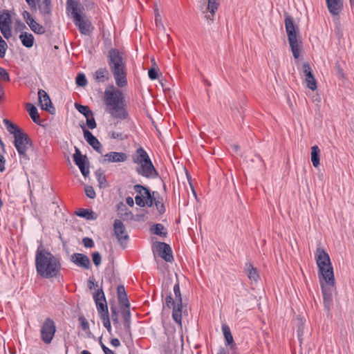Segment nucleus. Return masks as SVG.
<instances>
[{"mask_svg": "<svg viewBox=\"0 0 354 354\" xmlns=\"http://www.w3.org/2000/svg\"><path fill=\"white\" fill-rule=\"evenodd\" d=\"M26 109L32 121L37 124H40V118L37 109L31 103H27L26 104Z\"/></svg>", "mask_w": 354, "mask_h": 354, "instance_id": "a878e982", "label": "nucleus"}, {"mask_svg": "<svg viewBox=\"0 0 354 354\" xmlns=\"http://www.w3.org/2000/svg\"><path fill=\"white\" fill-rule=\"evenodd\" d=\"M245 270L247 273L248 278L250 280L257 281L259 275L256 268L253 266L251 263H246L245 266Z\"/></svg>", "mask_w": 354, "mask_h": 354, "instance_id": "bb28decb", "label": "nucleus"}, {"mask_svg": "<svg viewBox=\"0 0 354 354\" xmlns=\"http://www.w3.org/2000/svg\"><path fill=\"white\" fill-rule=\"evenodd\" d=\"M165 305L167 308L173 309L172 311V317L174 320L178 324H181L182 320V314L183 311L184 306L183 307H179V303H176V300L171 301L165 302ZM186 305L185 308H186Z\"/></svg>", "mask_w": 354, "mask_h": 354, "instance_id": "dca6fc26", "label": "nucleus"}, {"mask_svg": "<svg viewBox=\"0 0 354 354\" xmlns=\"http://www.w3.org/2000/svg\"><path fill=\"white\" fill-rule=\"evenodd\" d=\"M151 230L154 234L160 236L165 237L167 234V230H165L164 225L161 223L153 225V227H151Z\"/></svg>", "mask_w": 354, "mask_h": 354, "instance_id": "58836bf2", "label": "nucleus"}, {"mask_svg": "<svg viewBox=\"0 0 354 354\" xmlns=\"http://www.w3.org/2000/svg\"><path fill=\"white\" fill-rule=\"evenodd\" d=\"M71 261L76 266L88 270L91 268V264L89 258L82 253H74L71 257Z\"/></svg>", "mask_w": 354, "mask_h": 354, "instance_id": "4468645a", "label": "nucleus"}, {"mask_svg": "<svg viewBox=\"0 0 354 354\" xmlns=\"http://www.w3.org/2000/svg\"><path fill=\"white\" fill-rule=\"evenodd\" d=\"M110 137L113 139H118L120 140H124L128 138V136L127 134H124L123 133H118L115 131H112L110 133Z\"/></svg>", "mask_w": 354, "mask_h": 354, "instance_id": "de8ad7c7", "label": "nucleus"}, {"mask_svg": "<svg viewBox=\"0 0 354 354\" xmlns=\"http://www.w3.org/2000/svg\"><path fill=\"white\" fill-rule=\"evenodd\" d=\"M123 59L120 52L115 48H112L108 53V64H111L114 63H122Z\"/></svg>", "mask_w": 354, "mask_h": 354, "instance_id": "5701e85b", "label": "nucleus"}, {"mask_svg": "<svg viewBox=\"0 0 354 354\" xmlns=\"http://www.w3.org/2000/svg\"><path fill=\"white\" fill-rule=\"evenodd\" d=\"M77 167L80 169L82 174L84 177H86L88 176V174H89V164H83L81 165H80Z\"/></svg>", "mask_w": 354, "mask_h": 354, "instance_id": "5fc2aeb1", "label": "nucleus"}, {"mask_svg": "<svg viewBox=\"0 0 354 354\" xmlns=\"http://www.w3.org/2000/svg\"><path fill=\"white\" fill-rule=\"evenodd\" d=\"M315 257L319 274L328 286H333L335 283V277L328 254L323 248H317Z\"/></svg>", "mask_w": 354, "mask_h": 354, "instance_id": "20e7f679", "label": "nucleus"}, {"mask_svg": "<svg viewBox=\"0 0 354 354\" xmlns=\"http://www.w3.org/2000/svg\"><path fill=\"white\" fill-rule=\"evenodd\" d=\"M8 48L6 42L3 39L0 41V57L3 58L5 57L6 51Z\"/></svg>", "mask_w": 354, "mask_h": 354, "instance_id": "052dcab7", "label": "nucleus"}, {"mask_svg": "<svg viewBox=\"0 0 354 354\" xmlns=\"http://www.w3.org/2000/svg\"><path fill=\"white\" fill-rule=\"evenodd\" d=\"M56 332L55 322L50 317L46 318L40 330L41 339L46 344H50Z\"/></svg>", "mask_w": 354, "mask_h": 354, "instance_id": "1a4fd4ad", "label": "nucleus"}, {"mask_svg": "<svg viewBox=\"0 0 354 354\" xmlns=\"http://www.w3.org/2000/svg\"><path fill=\"white\" fill-rule=\"evenodd\" d=\"M222 331L223 333L226 346H228V345H230V344L234 343L233 336L230 331V328L227 324L222 325Z\"/></svg>", "mask_w": 354, "mask_h": 354, "instance_id": "72a5a7b5", "label": "nucleus"}, {"mask_svg": "<svg viewBox=\"0 0 354 354\" xmlns=\"http://www.w3.org/2000/svg\"><path fill=\"white\" fill-rule=\"evenodd\" d=\"M92 260L95 266H98L101 263L102 257L100 252H94L92 253Z\"/></svg>", "mask_w": 354, "mask_h": 354, "instance_id": "8fccbe9b", "label": "nucleus"}, {"mask_svg": "<svg viewBox=\"0 0 354 354\" xmlns=\"http://www.w3.org/2000/svg\"><path fill=\"white\" fill-rule=\"evenodd\" d=\"M39 103L42 109L48 111L50 114H54L55 109L53 106L52 102L48 94L43 89L38 91Z\"/></svg>", "mask_w": 354, "mask_h": 354, "instance_id": "f8f14e48", "label": "nucleus"}, {"mask_svg": "<svg viewBox=\"0 0 354 354\" xmlns=\"http://www.w3.org/2000/svg\"><path fill=\"white\" fill-rule=\"evenodd\" d=\"M219 0H208L207 10L209 11L212 17H213L218 9Z\"/></svg>", "mask_w": 354, "mask_h": 354, "instance_id": "79ce46f5", "label": "nucleus"}, {"mask_svg": "<svg viewBox=\"0 0 354 354\" xmlns=\"http://www.w3.org/2000/svg\"><path fill=\"white\" fill-rule=\"evenodd\" d=\"M122 315L123 318V325L127 331L130 333L131 329V312L129 308H125L122 310Z\"/></svg>", "mask_w": 354, "mask_h": 354, "instance_id": "473e14b6", "label": "nucleus"}, {"mask_svg": "<svg viewBox=\"0 0 354 354\" xmlns=\"http://www.w3.org/2000/svg\"><path fill=\"white\" fill-rule=\"evenodd\" d=\"M329 12L334 15H338L343 8V0H326Z\"/></svg>", "mask_w": 354, "mask_h": 354, "instance_id": "6ab92c4d", "label": "nucleus"}, {"mask_svg": "<svg viewBox=\"0 0 354 354\" xmlns=\"http://www.w3.org/2000/svg\"><path fill=\"white\" fill-rule=\"evenodd\" d=\"M156 195H158V193L157 192H153L152 196L145 199L146 205H147L149 207L153 206V205L155 203V200H156V198L155 197Z\"/></svg>", "mask_w": 354, "mask_h": 354, "instance_id": "3c124183", "label": "nucleus"}, {"mask_svg": "<svg viewBox=\"0 0 354 354\" xmlns=\"http://www.w3.org/2000/svg\"><path fill=\"white\" fill-rule=\"evenodd\" d=\"M334 286L335 285L333 286H329L328 287H326L323 283H322L324 306L328 311L330 310L333 306V290Z\"/></svg>", "mask_w": 354, "mask_h": 354, "instance_id": "f3484780", "label": "nucleus"}, {"mask_svg": "<svg viewBox=\"0 0 354 354\" xmlns=\"http://www.w3.org/2000/svg\"><path fill=\"white\" fill-rule=\"evenodd\" d=\"M103 322L104 326L107 329L109 333H111V326L109 319V315H106L104 317H100Z\"/></svg>", "mask_w": 354, "mask_h": 354, "instance_id": "603ef678", "label": "nucleus"}, {"mask_svg": "<svg viewBox=\"0 0 354 354\" xmlns=\"http://www.w3.org/2000/svg\"><path fill=\"white\" fill-rule=\"evenodd\" d=\"M11 16L8 10H3L0 14V28L11 27Z\"/></svg>", "mask_w": 354, "mask_h": 354, "instance_id": "c85d7f7f", "label": "nucleus"}, {"mask_svg": "<svg viewBox=\"0 0 354 354\" xmlns=\"http://www.w3.org/2000/svg\"><path fill=\"white\" fill-rule=\"evenodd\" d=\"M148 75L151 80H156L158 76V69L154 67L151 68L148 71Z\"/></svg>", "mask_w": 354, "mask_h": 354, "instance_id": "bf43d9fd", "label": "nucleus"}, {"mask_svg": "<svg viewBox=\"0 0 354 354\" xmlns=\"http://www.w3.org/2000/svg\"><path fill=\"white\" fill-rule=\"evenodd\" d=\"M75 214L77 216L87 220H95L97 218V214L89 209H79Z\"/></svg>", "mask_w": 354, "mask_h": 354, "instance_id": "cd10ccee", "label": "nucleus"}, {"mask_svg": "<svg viewBox=\"0 0 354 354\" xmlns=\"http://www.w3.org/2000/svg\"><path fill=\"white\" fill-rule=\"evenodd\" d=\"M304 333V324L301 320L298 322L297 334L299 339L301 341V337Z\"/></svg>", "mask_w": 354, "mask_h": 354, "instance_id": "680f3d73", "label": "nucleus"}, {"mask_svg": "<svg viewBox=\"0 0 354 354\" xmlns=\"http://www.w3.org/2000/svg\"><path fill=\"white\" fill-rule=\"evenodd\" d=\"M311 161L313 163V165L315 167H317L320 162V149L318 147V146L315 145L311 147Z\"/></svg>", "mask_w": 354, "mask_h": 354, "instance_id": "7c9ffc66", "label": "nucleus"}, {"mask_svg": "<svg viewBox=\"0 0 354 354\" xmlns=\"http://www.w3.org/2000/svg\"><path fill=\"white\" fill-rule=\"evenodd\" d=\"M103 162H123L127 160L128 156L124 152L111 151L106 153Z\"/></svg>", "mask_w": 354, "mask_h": 354, "instance_id": "a211bd4d", "label": "nucleus"}, {"mask_svg": "<svg viewBox=\"0 0 354 354\" xmlns=\"http://www.w3.org/2000/svg\"><path fill=\"white\" fill-rule=\"evenodd\" d=\"M285 27L288 42L295 59L299 57V46L297 41V35L299 32V27L295 24L293 18L288 13H284Z\"/></svg>", "mask_w": 354, "mask_h": 354, "instance_id": "39448f33", "label": "nucleus"}, {"mask_svg": "<svg viewBox=\"0 0 354 354\" xmlns=\"http://www.w3.org/2000/svg\"><path fill=\"white\" fill-rule=\"evenodd\" d=\"M132 161L133 163L140 165V167L136 169L139 175L147 178L158 177V171L153 166L148 153L142 147L136 149L132 156Z\"/></svg>", "mask_w": 354, "mask_h": 354, "instance_id": "f03ea898", "label": "nucleus"}, {"mask_svg": "<svg viewBox=\"0 0 354 354\" xmlns=\"http://www.w3.org/2000/svg\"><path fill=\"white\" fill-rule=\"evenodd\" d=\"M86 125L90 129H94L96 128L97 124L93 117V114L86 118Z\"/></svg>", "mask_w": 354, "mask_h": 354, "instance_id": "864d4df0", "label": "nucleus"}, {"mask_svg": "<svg viewBox=\"0 0 354 354\" xmlns=\"http://www.w3.org/2000/svg\"><path fill=\"white\" fill-rule=\"evenodd\" d=\"M84 137L86 141L90 145L94 150H95L97 153H102V145L100 141L97 139L95 136H94L91 132H90L88 129L85 128L84 126H82Z\"/></svg>", "mask_w": 354, "mask_h": 354, "instance_id": "ddd939ff", "label": "nucleus"}, {"mask_svg": "<svg viewBox=\"0 0 354 354\" xmlns=\"http://www.w3.org/2000/svg\"><path fill=\"white\" fill-rule=\"evenodd\" d=\"M73 161L77 166L83 164H89L86 155H82L80 150L77 147H75Z\"/></svg>", "mask_w": 354, "mask_h": 354, "instance_id": "393cba45", "label": "nucleus"}, {"mask_svg": "<svg viewBox=\"0 0 354 354\" xmlns=\"http://www.w3.org/2000/svg\"><path fill=\"white\" fill-rule=\"evenodd\" d=\"M35 267L37 274L46 279L57 277L61 275L60 258L44 249L41 244L36 252Z\"/></svg>", "mask_w": 354, "mask_h": 354, "instance_id": "f257e3e1", "label": "nucleus"}, {"mask_svg": "<svg viewBox=\"0 0 354 354\" xmlns=\"http://www.w3.org/2000/svg\"><path fill=\"white\" fill-rule=\"evenodd\" d=\"M75 82L76 84L79 86H85L87 84V79L86 75L82 73L77 74L75 78Z\"/></svg>", "mask_w": 354, "mask_h": 354, "instance_id": "c03bdc74", "label": "nucleus"}, {"mask_svg": "<svg viewBox=\"0 0 354 354\" xmlns=\"http://www.w3.org/2000/svg\"><path fill=\"white\" fill-rule=\"evenodd\" d=\"M78 320L83 330L86 331L89 329V324L84 316H80Z\"/></svg>", "mask_w": 354, "mask_h": 354, "instance_id": "09e8293b", "label": "nucleus"}, {"mask_svg": "<svg viewBox=\"0 0 354 354\" xmlns=\"http://www.w3.org/2000/svg\"><path fill=\"white\" fill-rule=\"evenodd\" d=\"M93 299L95 302L102 301L106 300L105 295L102 288L97 289L93 294Z\"/></svg>", "mask_w": 354, "mask_h": 354, "instance_id": "37998d69", "label": "nucleus"}, {"mask_svg": "<svg viewBox=\"0 0 354 354\" xmlns=\"http://www.w3.org/2000/svg\"><path fill=\"white\" fill-rule=\"evenodd\" d=\"M154 246L159 256L165 261L171 263L174 261L172 250L169 244L165 242L156 241Z\"/></svg>", "mask_w": 354, "mask_h": 354, "instance_id": "9b49d317", "label": "nucleus"}, {"mask_svg": "<svg viewBox=\"0 0 354 354\" xmlns=\"http://www.w3.org/2000/svg\"><path fill=\"white\" fill-rule=\"evenodd\" d=\"M66 10L71 11L74 24L78 27L81 34L89 35L93 32V27L91 21L84 19L81 15L84 8L77 0H67Z\"/></svg>", "mask_w": 354, "mask_h": 354, "instance_id": "7ed1b4c3", "label": "nucleus"}, {"mask_svg": "<svg viewBox=\"0 0 354 354\" xmlns=\"http://www.w3.org/2000/svg\"><path fill=\"white\" fill-rule=\"evenodd\" d=\"M95 176L98 182L100 188H106L108 187L109 183L106 180L104 173L101 168L96 170Z\"/></svg>", "mask_w": 354, "mask_h": 354, "instance_id": "2f4dec72", "label": "nucleus"}, {"mask_svg": "<svg viewBox=\"0 0 354 354\" xmlns=\"http://www.w3.org/2000/svg\"><path fill=\"white\" fill-rule=\"evenodd\" d=\"M26 1L32 12L37 11V3H36L35 0H26Z\"/></svg>", "mask_w": 354, "mask_h": 354, "instance_id": "774afa93", "label": "nucleus"}, {"mask_svg": "<svg viewBox=\"0 0 354 354\" xmlns=\"http://www.w3.org/2000/svg\"><path fill=\"white\" fill-rule=\"evenodd\" d=\"M117 295L120 304L123 305L127 308H129L130 303L129 301L127 294L123 285H119L117 287Z\"/></svg>", "mask_w": 354, "mask_h": 354, "instance_id": "aec40b11", "label": "nucleus"}, {"mask_svg": "<svg viewBox=\"0 0 354 354\" xmlns=\"http://www.w3.org/2000/svg\"><path fill=\"white\" fill-rule=\"evenodd\" d=\"M154 205L160 214H162L165 212V207L162 203V198H160L158 197V199L155 200Z\"/></svg>", "mask_w": 354, "mask_h": 354, "instance_id": "a18cd8bd", "label": "nucleus"}, {"mask_svg": "<svg viewBox=\"0 0 354 354\" xmlns=\"http://www.w3.org/2000/svg\"><path fill=\"white\" fill-rule=\"evenodd\" d=\"M111 317L114 324L118 323V313L115 306H111Z\"/></svg>", "mask_w": 354, "mask_h": 354, "instance_id": "4d7b16f0", "label": "nucleus"}, {"mask_svg": "<svg viewBox=\"0 0 354 354\" xmlns=\"http://www.w3.org/2000/svg\"><path fill=\"white\" fill-rule=\"evenodd\" d=\"M118 215L122 219L133 218V214L129 211L123 202H120L117 205Z\"/></svg>", "mask_w": 354, "mask_h": 354, "instance_id": "4be33fe9", "label": "nucleus"}, {"mask_svg": "<svg viewBox=\"0 0 354 354\" xmlns=\"http://www.w3.org/2000/svg\"><path fill=\"white\" fill-rule=\"evenodd\" d=\"M135 201H136V203L141 207H144L146 205L145 199L143 198V197L142 196H139V195L136 196Z\"/></svg>", "mask_w": 354, "mask_h": 354, "instance_id": "338daca9", "label": "nucleus"}, {"mask_svg": "<svg viewBox=\"0 0 354 354\" xmlns=\"http://www.w3.org/2000/svg\"><path fill=\"white\" fill-rule=\"evenodd\" d=\"M75 107L80 113L84 115V116L86 118H87L89 116H91L93 114V111L90 109V108L88 106H84L78 103H75Z\"/></svg>", "mask_w": 354, "mask_h": 354, "instance_id": "4c0bfd02", "label": "nucleus"}, {"mask_svg": "<svg viewBox=\"0 0 354 354\" xmlns=\"http://www.w3.org/2000/svg\"><path fill=\"white\" fill-rule=\"evenodd\" d=\"M96 304V308L99 314L100 317H104L106 315H109L108 306L106 303V300L102 301H97L95 302Z\"/></svg>", "mask_w": 354, "mask_h": 354, "instance_id": "f704fd0d", "label": "nucleus"}, {"mask_svg": "<svg viewBox=\"0 0 354 354\" xmlns=\"http://www.w3.org/2000/svg\"><path fill=\"white\" fill-rule=\"evenodd\" d=\"M307 87L312 91H315L317 88V82L313 75V73H309L308 76L305 78Z\"/></svg>", "mask_w": 354, "mask_h": 354, "instance_id": "ea45409f", "label": "nucleus"}, {"mask_svg": "<svg viewBox=\"0 0 354 354\" xmlns=\"http://www.w3.org/2000/svg\"><path fill=\"white\" fill-rule=\"evenodd\" d=\"M3 122L5 126L6 127L8 131L10 134L14 135V138L15 137V135H17L23 131L18 126H17L8 119H3Z\"/></svg>", "mask_w": 354, "mask_h": 354, "instance_id": "c756f323", "label": "nucleus"}, {"mask_svg": "<svg viewBox=\"0 0 354 354\" xmlns=\"http://www.w3.org/2000/svg\"><path fill=\"white\" fill-rule=\"evenodd\" d=\"M133 189L137 193L140 194L144 199L152 196L150 189L143 185L138 184L135 185Z\"/></svg>", "mask_w": 354, "mask_h": 354, "instance_id": "c9c22d12", "label": "nucleus"}, {"mask_svg": "<svg viewBox=\"0 0 354 354\" xmlns=\"http://www.w3.org/2000/svg\"><path fill=\"white\" fill-rule=\"evenodd\" d=\"M174 292L175 295V300L176 303H179V307H183V300H182V296L181 292L180 290V286L179 282L177 281V282L174 286Z\"/></svg>", "mask_w": 354, "mask_h": 354, "instance_id": "a19ab883", "label": "nucleus"}, {"mask_svg": "<svg viewBox=\"0 0 354 354\" xmlns=\"http://www.w3.org/2000/svg\"><path fill=\"white\" fill-rule=\"evenodd\" d=\"M26 28H27V27H26V26L25 25L24 23L21 21L20 20L16 21V22H15V30H16V31L21 32H22L23 30L26 29Z\"/></svg>", "mask_w": 354, "mask_h": 354, "instance_id": "e2e57ef3", "label": "nucleus"}, {"mask_svg": "<svg viewBox=\"0 0 354 354\" xmlns=\"http://www.w3.org/2000/svg\"><path fill=\"white\" fill-rule=\"evenodd\" d=\"M14 145L19 156L25 160H28L26 151L29 147H32V142L24 131L15 135Z\"/></svg>", "mask_w": 354, "mask_h": 354, "instance_id": "0eeeda50", "label": "nucleus"}, {"mask_svg": "<svg viewBox=\"0 0 354 354\" xmlns=\"http://www.w3.org/2000/svg\"><path fill=\"white\" fill-rule=\"evenodd\" d=\"M1 32L6 39H8L11 37V27L0 28Z\"/></svg>", "mask_w": 354, "mask_h": 354, "instance_id": "69168bd1", "label": "nucleus"}, {"mask_svg": "<svg viewBox=\"0 0 354 354\" xmlns=\"http://www.w3.org/2000/svg\"><path fill=\"white\" fill-rule=\"evenodd\" d=\"M19 38L21 40V44L24 46L28 48L32 47L35 39L31 33H28L27 32H22L19 35Z\"/></svg>", "mask_w": 354, "mask_h": 354, "instance_id": "b1692460", "label": "nucleus"}, {"mask_svg": "<svg viewBox=\"0 0 354 354\" xmlns=\"http://www.w3.org/2000/svg\"><path fill=\"white\" fill-rule=\"evenodd\" d=\"M0 79L5 82H9L10 81V75L7 71L0 67Z\"/></svg>", "mask_w": 354, "mask_h": 354, "instance_id": "13d9d810", "label": "nucleus"}, {"mask_svg": "<svg viewBox=\"0 0 354 354\" xmlns=\"http://www.w3.org/2000/svg\"><path fill=\"white\" fill-rule=\"evenodd\" d=\"M82 242L85 248H91L94 246V242L91 238L85 237L83 239Z\"/></svg>", "mask_w": 354, "mask_h": 354, "instance_id": "0e129e2a", "label": "nucleus"}, {"mask_svg": "<svg viewBox=\"0 0 354 354\" xmlns=\"http://www.w3.org/2000/svg\"><path fill=\"white\" fill-rule=\"evenodd\" d=\"M126 104L125 103L122 104L117 106H113L108 110L106 111L110 113V115L116 119L119 120H127L129 118V113L126 109Z\"/></svg>", "mask_w": 354, "mask_h": 354, "instance_id": "2eb2a0df", "label": "nucleus"}, {"mask_svg": "<svg viewBox=\"0 0 354 354\" xmlns=\"http://www.w3.org/2000/svg\"><path fill=\"white\" fill-rule=\"evenodd\" d=\"M96 82H104L109 79V73L106 68H98L93 75Z\"/></svg>", "mask_w": 354, "mask_h": 354, "instance_id": "412c9836", "label": "nucleus"}, {"mask_svg": "<svg viewBox=\"0 0 354 354\" xmlns=\"http://www.w3.org/2000/svg\"><path fill=\"white\" fill-rule=\"evenodd\" d=\"M113 230L114 234L120 243L123 246V248H125L127 242L129 240V235L126 232L125 226L120 220H115L113 224Z\"/></svg>", "mask_w": 354, "mask_h": 354, "instance_id": "9d476101", "label": "nucleus"}, {"mask_svg": "<svg viewBox=\"0 0 354 354\" xmlns=\"http://www.w3.org/2000/svg\"><path fill=\"white\" fill-rule=\"evenodd\" d=\"M104 103L108 110L125 103V97L120 90L116 89L113 85H110L104 91Z\"/></svg>", "mask_w": 354, "mask_h": 354, "instance_id": "423d86ee", "label": "nucleus"}, {"mask_svg": "<svg viewBox=\"0 0 354 354\" xmlns=\"http://www.w3.org/2000/svg\"><path fill=\"white\" fill-rule=\"evenodd\" d=\"M86 195L89 198L93 199L95 198L96 194L93 187L91 185H86L84 187Z\"/></svg>", "mask_w": 354, "mask_h": 354, "instance_id": "49530a36", "label": "nucleus"}, {"mask_svg": "<svg viewBox=\"0 0 354 354\" xmlns=\"http://www.w3.org/2000/svg\"><path fill=\"white\" fill-rule=\"evenodd\" d=\"M28 26L31 30L36 34L42 35L45 32V28L41 25L36 22L35 19L30 20V21L28 22Z\"/></svg>", "mask_w": 354, "mask_h": 354, "instance_id": "e433bc0d", "label": "nucleus"}, {"mask_svg": "<svg viewBox=\"0 0 354 354\" xmlns=\"http://www.w3.org/2000/svg\"><path fill=\"white\" fill-rule=\"evenodd\" d=\"M109 68L115 78L118 87H124L127 84L125 63H114L109 64Z\"/></svg>", "mask_w": 354, "mask_h": 354, "instance_id": "6e6552de", "label": "nucleus"}, {"mask_svg": "<svg viewBox=\"0 0 354 354\" xmlns=\"http://www.w3.org/2000/svg\"><path fill=\"white\" fill-rule=\"evenodd\" d=\"M77 167L80 169L82 174L84 177H86L88 176V174H89V164H83L81 165H80Z\"/></svg>", "mask_w": 354, "mask_h": 354, "instance_id": "6e6d98bb", "label": "nucleus"}]
</instances>
